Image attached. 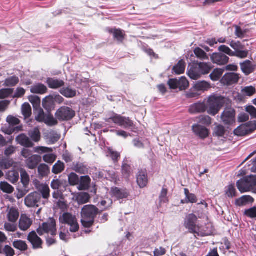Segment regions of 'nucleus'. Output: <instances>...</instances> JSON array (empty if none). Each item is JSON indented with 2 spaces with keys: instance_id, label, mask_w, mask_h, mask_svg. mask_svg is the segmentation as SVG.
<instances>
[{
  "instance_id": "obj_20",
  "label": "nucleus",
  "mask_w": 256,
  "mask_h": 256,
  "mask_svg": "<svg viewBox=\"0 0 256 256\" xmlns=\"http://www.w3.org/2000/svg\"><path fill=\"white\" fill-rule=\"evenodd\" d=\"M46 83L50 88L54 90L62 88L65 84V82L63 80L54 78H47Z\"/></svg>"
},
{
  "instance_id": "obj_40",
  "label": "nucleus",
  "mask_w": 256,
  "mask_h": 256,
  "mask_svg": "<svg viewBox=\"0 0 256 256\" xmlns=\"http://www.w3.org/2000/svg\"><path fill=\"white\" fill-rule=\"evenodd\" d=\"M108 156H109L114 164H116L120 159V154L116 151L109 148L108 150Z\"/></svg>"
},
{
  "instance_id": "obj_33",
  "label": "nucleus",
  "mask_w": 256,
  "mask_h": 256,
  "mask_svg": "<svg viewBox=\"0 0 256 256\" xmlns=\"http://www.w3.org/2000/svg\"><path fill=\"white\" fill-rule=\"evenodd\" d=\"M186 68V62L183 60H180L172 68V72L176 74H184Z\"/></svg>"
},
{
  "instance_id": "obj_58",
  "label": "nucleus",
  "mask_w": 256,
  "mask_h": 256,
  "mask_svg": "<svg viewBox=\"0 0 256 256\" xmlns=\"http://www.w3.org/2000/svg\"><path fill=\"white\" fill-rule=\"evenodd\" d=\"M248 51L247 50H240L238 51L234 52L233 56H236L240 58H244L248 57Z\"/></svg>"
},
{
  "instance_id": "obj_43",
  "label": "nucleus",
  "mask_w": 256,
  "mask_h": 256,
  "mask_svg": "<svg viewBox=\"0 0 256 256\" xmlns=\"http://www.w3.org/2000/svg\"><path fill=\"white\" fill-rule=\"evenodd\" d=\"M90 196L87 192H80L77 196V200L79 204H84L90 200Z\"/></svg>"
},
{
  "instance_id": "obj_22",
  "label": "nucleus",
  "mask_w": 256,
  "mask_h": 256,
  "mask_svg": "<svg viewBox=\"0 0 256 256\" xmlns=\"http://www.w3.org/2000/svg\"><path fill=\"white\" fill-rule=\"evenodd\" d=\"M207 110L206 105L204 102H197L192 104L189 108L191 114L204 112Z\"/></svg>"
},
{
  "instance_id": "obj_7",
  "label": "nucleus",
  "mask_w": 256,
  "mask_h": 256,
  "mask_svg": "<svg viewBox=\"0 0 256 256\" xmlns=\"http://www.w3.org/2000/svg\"><path fill=\"white\" fill-rule=\"evenodd\" d=\"M75 114V112L70 108L62 106L57 110L55 116L60 121H68L72 120Z\"/></svg>"
},
{
  "instance_id": "obj_18",
  "label": "nucleus",
  "mask_w": 256,
  "mask_h": 256,
  "mask_svg": "<svg viewBox=\"0 0 256 256\" xmlns=\"http://www.w3.org/2000/svg\"><path fill=\"white\" fill-rule=\"evenodd\" d=\"M110 194L112 196L118 199L126 198L129 195V192L126 188H120L118 187L112 188Z\"/></svg>"
},
{
  "instance_id": "obj_14",
  "label": "nucleus",
  "mask_w": 256,
  "mask_h": 256,
  "mask_svg": "<svg viewBox=\"0 0 256 256\" xmlns=\"http://www.w3.org/2000/svg\"><path fill=\"white\" fill-rule=\"evenodd\" d=\"M41 162V156L38 154H33L26 160L25 164L28 168L34 170L38 166Z\"/></svg>"
},
{
  "instance_id": "obj_17",
  "label": "nucleus",
  "mask_w": 256,
  "mask_h": 256,
  "mask_svg": "<svg viewBox=\"0 0 256 256\" xmlns=\"http://www.w3.org/2000/svg\"><path fill=\"white\" fill-rule=\"evenodd\" d=\"M192 130L194 134L201 139H204L208 136V130L204 126L194 124L192 126Z\"/></svg>"
},
{
  "instance_id": "obj_15",
  "label": "nucleus",
  "mask_w": 256,
  "mask_h": 256,
  "mask_svg": "<svg viewBox=\"0 0 256 256\" xmlns=\"http://www.w3.org/2000/svg\"><path fill=\"white\" fill-rule=\"evenodd\" d=\"M16 141L26 148H32L34 146V144L25 134H21L18 136L16 138Z\"/></svg>"
},
{
  "instance_id": "obj_41",
  "label": "nucleus",
  "mask_w": 256,
  "mask_h": 256,
  "mask_svg": "<svg viewBox=\"0 0 256 256\" xmlns=\"http://www.w3.org/2000/svg\"><path fill=\"white\" fill-rule=\"evenodd\" d=\"M28 135L32 140L34 142H37L40 140V132L38 128H35L29 132Z\"/></svg>"
},
{
  "instance_id": "obj_32",
  "label": "nucleus",
  "mask_w": 256,
  "mask_h": 256,
  "mask_svg": "<svg viewBox=\"0 0 256 256\" xmlns=\"http://www.w3.org/2000/svg\"><path fill=\"white\" fill-rule=\"evenodd\" d=\"M19 212L16 208L12 207L8 214V220L12 222H16L19 217Z\"/></svg>"
},
{
  "instance_id": "obj_29",
  "label": "nucleus",
  "mask_w": 256,
  "mask_h": 256,
  "mask_svg": "<svg viewBox=\"0 0 256 256\" xmlns=\"http://www.w3.org/2000/svg\"><path fill=\"white\" fill-rule=\"evenodd\" d=\"M42 106L48 111H51L54 108L55 103L53 99L52 95L48 96L43 100Z\"/></svg>"
},
{
  "instance_id": "obj_30",
  "label": "nucleus",
  "mask_w": 256,
  "mask_h": 256,
  "mask_svg": "<svg viewBox=\"0 0 256 256\" xmlns=\"http://www.w3.org/2000/svg\"><path fill=\"white\" fill-rule=\"evenodd\" d=\"M196 63L202 76L209 74L212 68L210 64L202 62Z\"/></svg>"
},
{
  "instance_id": "obj_59",
  "label": "nucleus",
  "mask_w": 256,
  "mask_h": 256,
  "mask_svg": "<svg viewBox=\"0 0 256 256\" xmlns=\"http://www.w3.org/2000/svg\"><path fill=\"white\" fill-rule=\"evenodd\" d=\"M60 238L66 242L68 241V236L69 234L68 231L65 228L62 226L60 228Z\"/></svg>"
},
{
  "instance_id": "obj_54",
  "label": "nucleus",
  "mask_w": 256,
  "mask_h": 256,
  "mask_svg": "<svg viewBox=\"0 0 256 256\" xmlns=\"http://www.w3.org/2000/svg\"><path fill=\"white\" fill-rule=\"evenodd\" d=\"M68 179L69 184L71 186H76L79 182L78 176L74 172H72L69 174Z\"/></svg>"
},
{
  "instance_id": "obj_49",
  "label": "nucleus",
  "mask_w": 256,
  "mask_h": 256,
  "mask_svg": "<svg viewBox=\"0 0 256 256\" xmlns=\"http://www.w3.org/2000/svg\"><path fill=\"white\" fill-rule=\"evenodd\" d=\"M226 195L230 198L236 196V191L234 184H230L226 188Z\"/></svg>"
},
{
  "instance_id": "obj_23",
  "label": "nucleus",
  "mask_w": 256,
  "mask_h": 256,
  "mask_svg": "<svg viewBox=\"0 0 256 256\" xmlns=\"http://www.w3.org/2000/svg\"><path fill=\"white\" fill-rule=\"evenodd\" d=\"M72 169L76 172L82 174H88L89 170L88 166L80 162H73Z\"/></svg>"
},
{
  "instance_id": "obj_47",
  "label": "nucleus",
  "mask_w": 256,
  "mask_h": 256,
  "mask_svg": "<svg viewBox=\"0 0 256 256\" xmlns=\"http://www.w3.org/2000/svg\"><path fill=\"white\" fill-rule=\"evenodd\" d=\"M194 52L196 56L201 60H206L208 59V57L207 56L206 53L200 48H196L194 50Z\"/></svg>"
},
{
  "instance_id": "obj_61",
  "label": "nucleus",
  "mask_w": 256,
  "mask_h": 256,
  "mask_svg": "<svg viewBox=\"0 0 256 256\" xmlns=\"http://www.w3.org/2000/svg\"><path fill=\"white\" fill-rule=\"evenodd\" d=\"M56 160V156L54 154H49L43 156V160L46 162L52 164Z\"/></svg>"
},
{
  "instance_id": "obj_2",
  "label": "nucleus",
  "mask_w": 256,
  "mask_h": 256,
  "mask_svg": "<svg viewBox=\"0 0 256 256\" xmlns=\"http://www.w3.org/2000/svg\"><path fill=\"white\" fill-rule=\"evenodd\" d=\"M225 104V98L221 96H212L207 101V112L212 116L217 114Z\"/></svg>"
},
{
  "instance_id": "obj_19",
  "label": "nucleus",
  "mask_w": 256,
  "mask_h": 256,
  "mask_svg": "<svg viewBox=\"0 0 256 256\" xmlns=\"http://www.w3.org/2000/svg\"><path fill=\"white\" fill-rule=\"evenodd\" d=\"M136 182L140 188H144L146 186L148 183V178L146 170H141L138 171L136 175Z\"/></svg>"
},
{
  "instance_id": "obj_1",
  "label": "nucleus",
  "mask_w": 256,
  "mask_h": 256,
  "mask_svg": "<svg viewBox=\"0 0 256 256\" xmlns=\"http://www.w3.org/2000/svg\"><path fill=\"white\" fill-rule=\"evenodd\" d=\"M102 211L94 205L84 206L80 212V222L82 226L85 228H91L94 224L95 218Z\"/></svg>"
},
{
  "instance_id": "obj_51",
  "label": "nucleus",
  "mask_w": 256,
  "mask_h": 256,
  "mask_svg": "<svg viewBox=\"0 0 256 256\" xmlns=\"http://www.w3.org/2000/svg\"><path fill=\"white\" fill-rule=\"evenodd\" d=\"M22 113L25 118H28L32 114V108L28 103H24L22 106Z\"/></svg>"
},
{
  "instance_id": "obj_9",
  "label": "nucleus",
  "mask_w": 256,
  "mask_h": 256,
  "mask_svg": "<svg viewBox=\"0 0 256 256\" xmlns=\"http://www.w3.org/2000/svg\"><path fill=\"white\" fill-rule=\"evenodd\" d=\"M198 221L197 216L194 214H188L185 218L184 222V226L188 230L189 232H196V228H198L196 225Z\"/></svg>"
},
{
  "instance_id": "obj_13",
  "label": "nucleus",
  "mask_w": 256,
  "mask_h": 256,
  "mask_svg": "<svg viewBox=\"0 0 256 256\" xmlns=\"http://www.w3.org/2000/svg\"><path fill=\"white\" fill-rule=\"evenodd\" d=\"M42 226L46 234L50 232L53 236L56 234V222L54 218H50L48 222L42 223Z\"/></svg>"
},
{
  "instance_id": "obj_48",
  "label": "nucleus",
  "mask_w": 256,
  "mask_h": 256,
  "mask_svg": "<svg viewBox=\"0 0 256 256\" xmlns=\"http://www.w3.org/2000/svg\"><path fill=\"white\" fill-rule=\"evenodd\" d=\"M224 70L220 68H216L210 74V76L212 81H218L222 76Z\"/></svg>"
},
{
  "instance_id": "obj_21",
  "label": "nucleus",
  "mask_w": 256,
  "mask_h": 256,
  "mask_svg": "<svg viewBox=\"0 0 256 256\" xmlns=\"http://www.w3.org/2000/svg\"><path fill=\"white\" fill-rule=\"evenodd\" d=\"M239 79V74L235 73H227L224 76L222 80L227 85H232L237 83Z\"/></svg>"
},
{
  "instance_id": "obj_38",
  "label": "nucleus",
  "mask_w": 256,
  "mask_h": 256,
  "mask_svg": "<svg viewBox=\"0 0 256 256\" xmlns=\"http://www.w3.org/2000/svg\"><path fill=\"white\" fill-rule=\"evenodd\" d=\"M91 180L89 176H81L80 180V188L82 190H87L90 186Z\"/></svg>"
},
{
  "instance_id": "obj_8",
  "label": "nucleus",
  "mask_w": 256,
  "mask_h": 256,
  "mask_svg": "<svg viewBox=\"0 0 256 256\" xmlns=\"http://www.w3.org/2000/svg\"><path fill=\"white\" fill-rule=\"evenodd\" d=\"M42 198L41 194L35 192L28 194L24 198V204L28 208L38 207Z\"/></svg>"
},
{
  "instance_id": "obj_24",
  "label": "nucleus",
  "mask_w": 256,
  "mask_h": 256,
  "mask_svg": "<svg viewBox=\"0 0 256 256\" xmlns=\"http://www.w3.org/2000/svg\"><path fill=\"white\" fill-rule=\"evenodd\" d=\"M60 93L66 98H73L76 96V90L74 88H72L70 86L64 87V86L59 90Z\"/></svg>"
},
{
  "instance_id": "obj_56",
  "label": "nucleus",
  "mask_w": 256,
  "mask_h": 256,
  "mask_svg": "<svg viewBox=\"0 0 256 256\" xmlns=\"http://www.w3.org/2000/svg\"><path fill=\"white\" fill-rule=\"evenodd\" d=\"M256 92L255 88L252 86H246L242 90L243 94L248 96H253L256 93Z\"/></svg>"
},
{
  "instance_id": "obj_53",
  "label": "nucleus",
  "mask_w": 256,
  "mask_h": 256,
  "mask_svg": "<svg viewBox=\"0 0 256 256\" xmlns=\"http://www.w3.org/2000/svg\"><path fill=\"white\" fill-rule=\"evenodd\" d=\"M229 44L235 50L234 52L244 50L245 48L244 45L242 44L240 41L232 40Z\"/></svg>"
},
{
  "instance_id": "obj_31",
  "label": "nucleus",
  "mask_w": 256,
  "mask_h": 256,
  "mask_svg": "<svg viewBox=\"0 0 256 256\" xmlns=\"http://www.w3.org/2000/svg\"><path fill=\"white\" fill-rule=\"evenodd\" d=\"M254 199L250 196H243L236 200V204L238 206H244L249 203H252Z\"/></svg>"
},
{
  "instance_id": "obj_6",
  "label": "nucleus",
  "mask_w": 256,
  "mask_h": 256,
  "mask_svg": "<svg viewBox=\"0 0 256 256\" xmlns=\"http://www.w3.org/2000/svg\"><path fill=\"white\" fill-rule=\"evenodd\" d=\"M236 110L232 108H224L221 114L220 118L222 123L226 126H234L236 122Z\"/></svg>"
},
{
  "instance_id": "obj_10",
  "label": "nucleus",
  "mask_w": 256,
  "mask_h": 256,
  "mask_svg": "<svg viewBox=\"0 0 256 256\" xmlns=\"http://www.w3.org/2000/svg\"><path fill=\"white\" fill-rule=\"evenodd\" d=\"M106 32L112 34L113 36L114 40L120 44H122L124 42L126 36L125 31L120 28H106Z\"/></svg>"
},
{
  "instance_id": "obj_27",
  "label": "nucleus",
  "mask_w": 256,
  "mask_h": 256,
  "mask_svg": "<svg viewBox=\"0 0 256 256\" xmlns=\"http://www.w3.org/2000/svg\"><path fill=\"white\" fill-rule=\"evenodd\" d=\"M133 170L131 166L127 163V160H124L122 166V174L124 178L127 180H128Z\"/></svg>"
},
{
  "instance_id": "obj_64",
  "label": "nucleus",
  "mask_w": 256,
  "mask_h": 256,
  "mask_svg": "<svg viewBox=\"0 0 256 256\" xmlns=\"http://www.w3.org/2000/svg\"><path fill=\"white\" fill-rule=\"evenodd\" d=\"M246 111L250 114L252 118H256V108L250 105L246 107Z\"/></svg>"
},
{
  "instance_id": "obj_4",
  "label": "nucleus",
  "mask_w": 256,
  "mask_h": 256,
  "mask_svg": "<svg viewBox=\"0 0 256 256\" xmlns=\"http://www.w3.org/2000/svg\"><path fill=\"white\" fill-rule=\"evenodd\" d=\"M238 190L242 193L249 192L256 186V175H250L236 182Z\"/></svg>"
},
{
  "instance_id": "obj_55",
  "label": "nucleus",
  "mask_w": 256,
  "mask_h": 256,
  "mask_svg": "<svg viewBox=\"0 0 256 256\" xmlns=\"http://www.w3.org/2000/svg\"><path fill=\"white\" fill-rule=\"evenodd\" d=\"M14 92L12 88H2L0 90V99H4L10 96Z\"/></svg>"
},
{
  "instance_id": "obj_36",
  "label": "nucleus",
  "mask_w": 256,
  "mask_h": 256,
  "mask_svg": "<svg viewBox=\"0 0 256 256\" xmlns=\"http://www.w3.org/2000/svg\"><path fill=\"white\" fill-rule=\"evenodd\" d=\"M20 172L21 182L23 184L24 188H27L30 181L29 175L28 174L26 171L23 168L20 169Z\"/></svg>"
},
{
  "instance_id": "obj_28",
  "label": "nucleus",
  "mask_w": 256,
  "mask_h": 256,
  "mask_svg": "<svg viewBox=\"0 0 256 256\" xmlns=\"http://www.w3.org/2000/svg\"><path fill=\"white\" fill-rule=\"evenodd\" d=\"M32 220L26 216H22L19 222V228L20 230L26 231L32 224Z\"/></svg>"
},
{
  "instance_id": "obj_39",
  "label": "nucleus",
  "mask_w": 256,
  "mask_h": 256,
  "mask_svg": "<svg viewBox=\"0 0 256 256\" xmlns=\"http://www.w3.org/2000/svg\"><path fill=\"white\" fill-rule=\"evenodd\" d=\"M19 82V78L14 76L6 78L4 80V85L8 87H13L18 84Z\"/></svg>"
},
{
  "instance_id": "obj_25",
  "label": "nucleus",
  "mask_w": 256,
  "mask_h": 256,
  "mask_svg": "<svg viewBox=\"0 0 256 256\" xmlns=\"http://www.w3.org/2000/svg\"><path fill=\"white\" fill-rule=\"evenodd\" d=\"M47 87L42 83H38L32 86L30 92L32 94H44L48 92Z\"/></svg>"
},
{
  "instance_id": "obj_37",
  "label": "nucleus",
  "mask_w": 256,
  "mask_h": 256,
  "mask_svg": "<svg viewBox=\"0 0 256 256\" xmlns=\"http://www.w3.org/2000/svg\"><path fill=\"white\" fill-rule=\"evenodd\" d=\"M13 246L22 252H24L28 250V246L25 241L22 240H16L13 242Z\"/></svg>"
},
{
  "instance_id": "obj_42",
  "label": "nucleus",
  "mask_w": 256,
  "mask_h": 256,
  "mask_svg": "<svg viewBox=\"0 0 256 256\" xmlns=\"http://www.w3.org/2000/svg\"><path fill=\"white\" fill-rule=\"evenodd\" d=\"M0 188L4 192L8 194L12 193L14 190L12 186L5 182H0Z\"/></svg>"
},
{
  "instance_id": "obj_62",
  "label": "nucleus",
  "mask_w": 256,
  "mask_h": 256,
  "mask_svg": "<svg viewBox=\"0 0 256 256\" xmlns=\"http://www.w3.org/2000/svg\"><path fill=\"white\" fill-rule=\"evenodd\" d=\"M42 198L44 199H48L50 196V190L48 186L44 185L40 190Z\"/></svg>"
},
{
  "instance_id": "obj_11",
  "label": "nucleus",
  "mask_w": 256,
  "mask_h": 256,
  "mask_svg": "<svg viewBox=\"0 0 256 256\" xmlns=\"http://www.w3.org/2000/svg\"><path fill=\"white\" fill-rule=\"evenodd\" d=\"M27 240L32 245L33 249L42 248L43 240L38 236L35 231H32L28 234Z\"/></svg>"
},
{
  "instance_id": "obj_26",
  "label": "nucleus",
  "mask_w": 256,
  "mask_h": 256,
  "mask_svg": "<svg viewBox=\"0 0 256 256\" xmlns=\"http://www.w3.org/2000/svg\"><path fill=\"white\" fill-rule=\"evenodd\" d=\"M240 67L242 72L246 76L252 73L255 70L254 66L250 60H246L241 63Z\"/></svg>"
},
{
  "instance_id": "obj_16",
  "label": "nucleus",
  "mask_w": 256,
  "mask_h": 256,
  "mask_svg": "<svg viewBox=\"0 0 256 256\" xmlns=\"http://www.w3.org/2000/svg\"><path fill=\"white\" fill-rule=\"evenodd\" d=\"M187 74L191 79L194 80H197L202 76L196 62L189 66Z\"/></svg>"
},
{
  "instance_id": "obj_3",
  "label": "nucleus",
  "mask_w": 256,
  "mask_h": 256,
  "mask_svg": "<svg viewBox=\"0 0 256 256\" xmlns=\"http://www.w3.org/2000/svg\"><path fill=\"white\" fill-rule=\"evenodd\" d=\"M104 120L108 123L112 122L115 124L125 128H130L134 126V122L130 118L122 116L114 112L110 118H106Z\"/></svg>"
},
{
  "instance_id": "obj_12",
  "label": "nucleus",
  "mask_w": 256,
  "mask_h": 256,
  "mask_svg": "<svg viewBox=\"0 0 256 256\" xmlns=\"http://www.w3.org/2000/svg\"><path fill=\"white\" fill-rule=\"evenodd\" d=\"M212 62L220 66L226 64L230 58L224 54L220 52L214 53L210 56Z\"/></svg>"
},
{
  "instance_id": "obj_60",
  "label": "nucleus",
  "mask_w": 256,
  "mask_h": 256,
  "mask_svg": "<svg viewBox=\"0 0 256 256\" xmlns=\"http://www.w3.org/2000/svg\"><path fill=\"white\" fill-rule=\"evenodd\" d=\"M218 50L230 56H233L234 54V51L232 50L230 48L225 45H222L220 46L218 48Z\"/></svg>"
},
{
  "instance_id": "obj_5",
  "label": "nucleus",
  "mask_w": 256,
  "mask_h": 256,
  "mask_svg": "<svg viewBox=\"0 0 256 256\" xmlns=\"http://www.w3.org/2000/svg\"><path fill=\"white\" fill-rule=\"evenodd\" d=\"M60 223L67 224L70 226V231L72 232H76L79 230L80 226L78 220L75 216H73L69 212H64L60 216Z\"/></svg>"
},
{
  "instance_id": "obj_34",
  "label": "nucleus",
  "mask_w": 256,
  "mask_h": 256,
  "mask_svg": "<svg viewBox=\"0 0 256 256\" xmlns=\"http://www.w3.org/2000/svg\"><path fill=\"white\" fill-rule=\"evenodd\" d=\"M38 170L40 177L47 176L50 172V168L44 164H42L38 166Z\"/></svg>"
},
{
  "instance_id": "obj_45",
  "label": "nucleus",
  "mask_w": 256,
  "mask_h": 256,
  "mask_svg": "<svg viewBox=\"0 0 256 256\" xmlns=\"http://www.w3.org/2000/svg\"><path fill=\"white\" fill-rule=\"evenodd\" d=\"M64 164L60 160H58L54 164L52 168V172L54 174H58L61 173L64 170Z\"/></svg>"
},
{
  "instance_id": "obj_63",
  "label": "nucleus",
  "mask_w": 256,
  "mask_h": 256,
  "mask_svg": "<svg viewBox=\"0 0 256 256\" xmlns=\"http://www.w3.org/2000/svg\"><path fill=\"white\" fill-rule=\"evenodd\" d=\"M249 134L253 133L256 130V121H250L245 124Z\"/></svg>"
},
{
  "instance_id": "obj_52",
  "label": "nucleus",
  "mask_w": 256,
  "mask_h": 256,
  "mask_svg": "<svg viewBox=\"0 0 256 256\" xmlns=\"http://www.w3.org/2000/svg\"><path fill=\"white\" fill-rule=\"evenodd\" d=\"M178 85L180 90H184L188 87L189 82L185 77H182L178 80Z\"/></svg>"
},
{
  "instance_id": "obj_57",
  "label": "nucleus",
  "mask_w": 256,
  "mask_h": 256,
  "mask_svg": "<svg viewBox=\"0 0 256 256\" xmlns=\"http://www.w3.org/2000/svg\"><path fill=\"white\" fill-rule=\"evenodd\" d=\"M44 123L48 126H52L58 124V122L52 115L48 114L46 116Z\"/></svg>"
},
{
  "instance_id": "obj_44",
  "label": "nucleus",
  "mask_w": 256,
  "mask_h": 256,
  "mask_svg": "<svg viewBox=\"0 0 256 256\" xmlns=\"http://www.w3.org/2000/svg\"><path fill=\"white\" fill-rule=\"evenodd\" d=\"M210 88V84L205 81L198 82L194 86V88L198 91L206 90Z\"/></svg>"
},
{
  "instance_id": "obj_50",
  "label": "nucleus",
  "mask_w": 256,
  "mask_h": 256,
  "mask_svg": "<svg viewBox=\"0 0 256 256\" xmlns=\"http://www.w3.org/2000/svg\"><path fill=\"white\" fill-rule=\"evenodd\" d=\"M226 133V129L224 126L218 124L216 126L214 130V135L218 137L223 136Z\"/></svg>"
},
{
  "instance_id": "obj_46",
  "label": "nucleus",
  "mask_w": 256,
  "mask_h": 256,
  "mask_svg": "<svg viewBox=\"0 0 256 256\" xmlns=\"http://www.w3.org/2000/svg\"><path fill=\"white\" fill-rule=\"evenodd\" d=\"M20 176L18 171L12 170L8 172V179L12 184L17 182L19 180Z\"/></svg>"
},
{
  "instance_id": "obj_35",
  "label": "nucleus",
  "mask_w": 256,
  "mask_h": 256,
  "mask_svg": "<svg viewBox=\"0 0 256 256\" xmlns=\"http://www.w3.org/2000/svg\"><path fill=\"white\" fill-rule=\"evenodd\" d=\"M245 124H242L234 130V134L238 136L250 134Z\"/></svg>"
}]
</instances>
